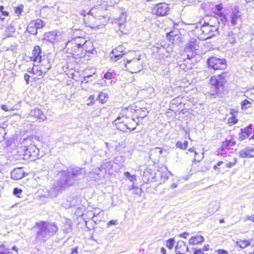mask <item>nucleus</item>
<instances>
[{"mask_svg":"<svg viewBox=\"0 0 254 254\" xmlns=\"http://www.w3.org/2000/svg\"><path fill=\"white\" fill-rule=\"evenodd\" d=\"M183 145L185 147V149H186L188 147V142L186 140L184 141V142H183Z\"/></svg>","mask_w":254,"mask_h":254,"instance_id":"obj_61","label":"nucleus"},{"mask_svg":"<svg viewBox=\"0 0 254 254\" xmlns=\"http://www.w3.org/2000/svg\"><path fill=\"white\" fill-rule=\"evenodd\" d=\"M125 176L128 179L129 178V177L131 176L130 173L128 172H126L124 173Z\"/></svg>","mask_w":254,"mask_h":254,"instance_id":"obj_56","label":"nucleus"},{"mask_svg":"<svg viewBox=\"0 0 254 254\" xmlns=\"http://www.w3.org/2000/svg\"><path fill=\"white\" fill-rule=\"evenodd\" d=\"M239 155L242 158L254 157V149L253 148H247L241 150Z\"/></svg>","mask_w":254,"mask_h":254,"instance_id":"obj_18","label":"nucleus"},{"mask_svg":"<svg viewBox=\"0 0 254 254\" xmlns=\"http://www.w3.org/2000/svg\"><path fill=\"white\" fill-rule=\"evenodd\" d=\"M104 77L107 79H110L112 77V73L110 72H107L104 74Z\"/></svg>","mask_w":254,"mask_h":254,"instance_id":"obj_43","label":"nucleus"},{"mask_svg":"<svg viewBox=\"0 0 254 254\" xmlns=\"http://www.w3.org/2000/svg\"><path fill=\"white\" fill-rule=\"evenodd\" d=\"M41 54V48L38 46H35L32 51V55L30 57L31 60L35 62H41L42 59Z\"/></svg>","mask_w":254,"mask_h":254,"instance_id":"obj_14","label":"nucleus"},{"mask_svg":"<svg viewBox=\"0 0 254 254\" xmlns=\"http://www.w3.org/2000/svg\"><path fill=\"white\" fill-rule=\"evenodd\" d=\"M241 105L243 110H246L251 106V102L246 99L241 102Z\"/></svg>","mask_w":254,"mask_h":254,"instance_id":"obj_27","label":"nucleus"},{"mask_svg":"<svg viewBox=\"0 0 254 254\" xmlns=\"http://www.w3.org/2000/svg\"><path fill=\"white\" fill-rule=\"evenodd\" d=\"M236 162L235 161L234 163L229 162L226 164V166L227 168H231L233 165L236 164Z\"/></svg>","mask_w":254,"mask_h":254,"instance_id":"obj_52","label":"nucleus"},{"mask_svg":"<svg viewBox=\"0 0 254 254\" xmlns=\"http://www.w3.org/2000/svg\"><path fill=\"white\" fill-rule=\"evenodd\" d=\"M171 175H172L171 173L168 171H165L164 172H162L160 175V178H161V181H162L163 183H164L167 180V179L169 178V177Z\"/></svg>","mask_w":254,"mask_h":254,"instance_id":"obj_26","label":"nucleus"},{"mask_svg":"<svg viewBox=\"0 0 254 254\" xmlns=\"http://www.w3.org/2000/svg\"><path fill=\"white\" fill-rule=\"evenodd\" d=\"M84 173V171L79 168L72 169L71 171H63L59 174L61 179L58 185L61 189L66 188L73 185L75 183V178L83 175Z\"/></svg>","mask_w":254,"mask_h":254,"instance_id":"obj_3","label":"nucleus"},{"mask_svg":"<svg viewBox=\"0 0 254 254\" xmlns=\"http://www.w3.org/2000/svg\"><path fill=\"white\" fill-rule=\"evenodd\" d=\"M31 140L30 139H25L23 141L24 144H28V145H25L23 147V149L24 151L23 153V159H31V160H34L37 158H39V150L38 148L34 144L31 143Z\"/></svg>","mask_w":254,"mask_h":254,"instance_id":"obj_5","label":"nucleus"},{"mask_svg":"<svg viewBox=\"0 0 254 254\" xmlns=\"http://www.w3.org/2000/svg\"><path fill=\"white\" fill-rule=\"evenodd\" d=\"M177 147L181 149L185 150V147L183 145V143L180 141H178L176 144Z\"/></svg>","mask_w":254,"mask_h":254,"instance_id":"obj_42","label":"nucleus"},{"mask_svg":"<svg viewBox=\"0 0 254 254\" xmlns=\"http://www.w3.org/2000/svg\"><path fill=\"white\" fill-rule=\"evenodd\" d=\"M204 238L200 235H197L191 237L189 240L190 245H196L202 243L204 241Z\"/></svg>","mask_w":254,"mask_h":254,"instance_id":"obj_21","label":"nucleus"},{"mask_svg":"<svg viewBox=\"0 0 254 254\" xmlns=\"http://www.w3.org/2000/svg\"><path fill=\"white\" fill-rule=\"evenodd\" d=\"M118 223V222L117 220H110L109 222H108V223H107V225L108 227H109L111 225H117Z\"/></svg>","mask_w":254,"mask_h":254,"instance_id":"obj_44","label":"nucleus"},{"mask_svg":"<svg viewBox=\"0 0 254 254\" xmlns=\"http://www.w3.org/2000/svg\"><path fill=\"white\" fill-rule=\"evenodd\" d=\"M175 239L174 238H170L166 242V247L170 250H172L175 244Z\"/></svg>","mask_w":254,"mask_h":254,"instance_id":"obj_31","label":"nucleus"},{"mask_svg":"<svg viewBox=\"0 0 254 254\" xmlns=\"http://www.w3.org/2000/svg\"><path fill=\"white\" fill-rule=\"evenodd\" d=\"M169 10L170 8L167 3H161L156 5L153 8V11L157 15L163 16L167 15Z\"/></svg>","mask_w":254,"mask_h":254,"instance_id":"obj_11","label":"nucleus"},{"mask_svg":"<svg viewBox=\"0 0 254 254\" xmlns=\"http://www.w3.org/2000/svg\"><path fill=\"white\" fill-rule=\"evenodd\" d=\"M35 67H33V68H28L27 69V71L29 73H34V70H35Z\"/></svg>","mask_w":254,"mask_h":254,"instance_id":"obj_55","label":"nucleus"},{"mask_svg":"<svg viewBox=\"0 0 254 254\" xmlns=\"http://www.w3.org/2000/svg\"><path fill=\"white\" fill-rule=\"evenodd\" d=\"M251 244V242L250 240L237 239L235 242V247H239L242 249H244L249 246Z\"/></svg>","mask_w":254,"mask_h":254,"instance_id":"obj_20","label":"nucleus"},{"mask_svg":"<svg viewBox=\"0 0 254 254\" xmlns=\"http://www.w3.org/2000/svg\"><path fill=\"white\" fill-rule=\"evenodd\" d=\"M6 134L5 130L3 127H0V142L4 139V136Z\"/></svg>","mask_w":254,"mask_h":254,"instance_id":"obj_36","label":"nucleus"},{"mask_svg":"<svg viewBox=\"0 0 254 254\" xmlns=\"http://www.w3.org/2000/svg\"><path fill=\"white\" fill-rule=\"evenodd\" d=\"M39 231L37 233L36 239L40 241L45 242L54 235L58 230L55 223H48L47 222L40 221L37 223Z\"/></svg>","mask_w":254,"mask_h":254,"instance_id":"obj_4","label":"nucleus"},{"mask_svg":"<svg viewBox=\"0 0 254 254\" xmlns=\"http://www.w3.org/2000/svg\"><path fill=\"white\" fill-rule=\"evenodd\" d=\"M203 158V154H202V156L200 158H195L194 159V161H197V162H199L200 161V160Z\"/></svg>","mask_w":254,"mask_h":254,"instance_id":"obj_60","label":"nucleus"},{"mask_svg":"<svg viewBox=\"0 0 254 254\" xmlns=\"http://www.w3.org/2000/svg\"><path fill=\"white\" fill-rule=\"evenodd\" d=\"M24 172L22 168H18L14 169L11 173V177L14 180H20L24 177Z\"/></svg>","mask_w":254,"mask_h":254,"instance_id":"obj_17","label":"nucleus"},{"mask_svg":"<svg viewBox=\"0 0 254 254\" xmlns=\"http://www.w3.org/2000/svg\"><path fill=\"white\" fill-rule=\"evenodd\" d=\"M238 120L234 116H232L228 120V122L230 124H235L237 123Z\"/></svg>","mask_w":254,"mask_h":254,"instance_id":"obj_39","label":"nucleus"},{"mask_svg":"<svg viewBox=\"0 0 254 254\" xmlns=\"http://www.w3.org/2000/svg\"><path fill=\"white\" fill-rule=\"evenodd\" d=\"M177 184H176V183H173L171 186V188L172 189H174L176 188H177Z\"/></svg>","mask_w":254,"mask_h":254,"instance_id":"obj_63","label":"nucleus"},{"mask_svg":"<svg viewBox=\"0 0 254 254\" xmlns=\"http://www.w3.org/2000/svg\"><path fill=\"white\" fill-rule=\"evenodd\" d=\"M198 42V40L196 39H191L186 45L185 52L189 59H191L197 54V50L199 47Z\"/></svg>","mask_w":254,"mask_h":254,"instance_id":"obj_6","label":"nucleus"},{"mask_svg":"<svg viewBox=\"0 0 254 254\" xmlns=\"http://www.w3.org/2000/svg\"><path fill=\"white\" fill-rule=\"evenodd\" d=\"M24 77L25 80L26 81V83L27 84H29L30 76L28 74L25 73L24 74Z\"/></svg>","mask_w":254,"mask_h":254,"instance_id":"obj_49","label":"nucleus"},{"mask_svg":"<svg viewBox=\"0 0 254 254\" xmlns=\"http://www.w3.org/2000/svg\"><path fill=\"white\" fill-rule=\"evenodd\" d=\"M133 110L131 108H125L122 110L117 119L113 122L117 128L125 131L127 129L133 130L138 123L132 117Z\"/></svg>","mask_w":254,"mask_h":254,"instance_id":"obj_1","label":"nucleus"},{"mask_svg":"<svg viewBox=\"0 0 254 254\" xmlns=\"http://www.w3.org/2000/svg\"><path fill=\"white\" fill-rule=\"evenodd\" d=\"M208 66L214 70L224 69L226 67V61L224 59H219L215 57H211L207 60Z\"/></svg>","mask_w":254,"mask_h":254,"instance_id":"obj_7","label":"nucleus"},{"mask_svg":"<svg viewBox=\"0 0 254 254\" xmlns=\"http://www.w3.org/2000/svg\"><path fill=\"white\" fill-rule=\"evenodd\" d=\"M231 22L233 25H236L241 20V16L239 11H233L231 16Z\"/></svg>","mask_w":254,"mask_h":254,"instance_id":"obj_22","label":"nucleus"},{"mask_svg":"<svg viewBox=\"0 0 254 254\" xmlns=\"http://www.w3.org/2000/svg\"><path fill=\"white\" fill-rule=\"evenodd\" d=\"M47 70H43L42 69L35 68L33 74H35L37 77L40 79L41 77H43V73H45Z\"/></svg>","mask_w":254,"mask_h":254,"instance_id":"obj_28","label":"nucleus"},{"mask_svg":"<svg viewBox=\"0 0 254 254\" xmlns=\"http://www.w3.org/2000/svg\"><path fill=\"white\" fill-rule=\"evenodd\" d=\"M242 131L245 134L248 135L249 136L252 133V125L246 127Z\"/></svg>","mask_w":254,"mask_h":254,"instance_id":"obj_29","label":"nucleus"},{"mask_svg":"<svg viewBox=\"0 0 254 254\" xmlns=\"http://www.w3.org/2000/svg\"><path fill=\"white\" fill-rule=\"evenodd\" d=\"M58 32L56 31H53L45 34V39L47 41L54 43L57 39Z\"/></svg>","mask_w":254,"mask_h":254,"instance_id":"obj_19","label":"nucleus"},{"mask_svg":"<svg viewBox=\"0 0 254 254\" xmlns=\"http://www.w3.org/2000/svg\"><path fill=\"white\" fill-rule=\"evenodd\" d=\"M128 180L130 181V182H134V181H136V176L135 175H131V176L129 177V178L128 179Z\"/></svg>","mask_w":254,"mask_h":254,"instance_id":"obj_50","label":"nucleus"},{"mask_svg":"<svg viewBox=\"0 0 254 254\" xmlns=\"http://www.w3.org/2000/svg\"><path fill=\"white\" fill-rule=\"evenodd\" d=\"M29 116L30 117H34L38 119L41 120L43 121L46 119V116L39 109H34L31 111Z\"/></svg>","mask_w":254,"mask_h":254,"instance_id":"obj_16","label":"nucleus"},{"mask_svg":"<svg viewBox=\"0 0 254 254\" xmlns=\"http://www.w3.org/2000/svg\"><path fill=\"white\" fill-rule=\"evenodd\" d=\"M189 251V248L183 241H179L175 247L176 254H185Z\"/></svg>","mask_w":254,"mask_h":254,"instance_id":"obj_15","label":"nucleus"},{"mask_svg":"<svg viewBox=\"0 0 254 254\" xmlns=\"http://www.w3.org/2000/svg\"><path fill=\"white\" fill-rule=\"evenodd\" d=\"M216 7L217 10L218 11H221L223 8V7L220 5H217L216 6Z\"/></svg>","mask_w":254,"mask_h":254,"instance_id":"obj_62","label":"nucleus"},{"mask_svg":"<svg viewBox=\"0 0 254 254\" xmlns=\"http://www.w3.org/2000/svg\"><path fill=\"white\" fill-rule=\"evenodd\" d=\"M151 151H154L156 153H158L160 155L163 153V150L159 147H156L155 149H152Z\"/></svg>","mask_w":254,"mask_h":254,"instance_id":"obj_41","label":"nucleus"},{"mask_svg":"<svg viewBox=\"0 0 254 254\" xmlns=\"http://www.w3.org/2000/svg\"><path fill=\"white\" fill-rule=\"evenodd\" d=\"M217 30V27L210 25L208 23L202 25L201 27L202 32L206 36L205 39L210 38L214 36Z\"/></svg>","mask_w":254,"mask_h":254,"instance_id":"obj_10","label":"nucleus"},{"mask_svg":"<svg viewBox=\"0 0 254 254\" xmlns=\"http://www.w3.org/2000/svg\"><path fill=\"white\" fill-rule=\"evenodd\" d=\"M188 151L190 152H194V154L195 156L198 154V153L194 151L193 148H190L189 149Z\"/></svg>","mask_w":254,"mask_h":254,"instance_id":"obj_59","label":"nucleus"},{"mask_svg":"<svg viewBox=\"0 0 254 254\" xmlns=\"http://www.w3.org/2000/svg\"><path fill=\"white\" fill-rule=\"evenodd\" d=\"M190 234L188 232H185L182 234H180L179 236L180 238H183L185 239L187 238V237L189 236Z\"/></svg>","mask_w":254,"mask_h":254,"instance_id":"obj_46","label":"nucleus"},{"mask_svg":"<svg viewBox=\"0 0 254 254\" xmlns=\"http://www.w3.org/2000/svg\"><path fill=\"white\" fill-rule=\"evenodd\" d=\"M228 40L230 42V43L232 44H234L236 43V37H237V35L236 34H234V33L231 32L229 33L228 34Z\"/></svg>","mask_w":254,"mask_h":254,"instance_id":"obj_32","label":"nucleus"},{"mask_svg":"<svg viewBox=\"0 0 254 254\" xmlns=\"http://www.w3.org/2000/svg\"><path fill=\"white\" fill-rule=\"evenodd\" d=\"M193 254H204L201 249H195Z\"/></svg>","mask_w":254,"mask_h":254,"instance_id":"obj_48","label":"nucleus"},{"mask_svg":"<svg viewBox=\"0 0 254 254\" xmlns=\"http://www.w3.org/2000/svg\"><path fill=\"white\" fill-rule=\"evenodd\" d=\"M97 10L102 11V7L100 5L94 6L88 12L85 10L81 11L80 14L84 17V22L86 26L95 29L99 28L101 24L102 25L106 24L108 18L97 15Z\"/></svg>","mask_w":254,"mask_h":254,"instance_id":"obj_2","label":"nucleus"},{"mask_svg":"<svg viewBox=\"0 0 254 254\" xmlns=\"http://www.w3.org/2000/svg\"><path fill=\"white\" fill-rule=\"evenodd\" d=\"M235 144V142L232 141V140H229L228 142V145H229V146H232L234 145Z\"/></svg>","mask_w":254,"mask_h":254,"instance_id":"obj_58","label":"nucleus"},{"mask_svg":"<svg viewBox=\"0 0 254 254\" xmlns=\"http://www.w3.org/2000/svg\"><path fill=\"white\" fill-rule=\"evenodd\" d=\"M1 109L5 111H8L10 110H13V108H8V107L6 105H2L1 106Z\"/></svg>","mask_w":254,"mask_h":254,"instance_id":"obj_47","label":"nucleus"},{"mask_svg":"<svg viewBox=\"0 0 254 254\" xmlns=\"http://www.w3.org/2000/svg\"><path fill=\"white\" fill-rule=\"evenodd\" d=\"M15 31V28L11 25H9L7 26L5 30V34L7 37H10L13 36V34Z\"/></svg>","mask_w":254,"mask_h":254,"instance_id":"obj_25","label":"nucleus"},{"mask_svg":"<svg viewBox=\"0 0 254 254\" xmlns=\"http://www.w3.org/2000/svg\"><path fill=\"white\" fill-rule=\"evenodd\" d=\"M209 249V246L208 245H205L203 246L202 251H207Z\"/></svg>","mask_w":254,"mask_h":254,"instance_id":"obj_51","label":"nucleus"},{"mask_svg":"<svg viewBox=\"0 0 254 254\" xmlns=\"http://www.w3.org/2000/svg\"><path fill=\"white\" fill-rule=\"evenodd\" d=\"M225 82V79L221 76H213L210 79V84L215 88V91L218 92L219 87L223 86Z\"/></svg>","mask_w":254,"mask_h":254,"instance_id":"obj_12","label":"nucleus"},{"mask_svg":"<svg viewBox=\"0 0 254 254\" xmlns=\"http://www.w3.org/2000/svg\"><path fill=\"white\" fill-rule=\"evenodd\" d=\"M22 190L21 189H18L17 188H14L13 190V194L16 195L18 197H20V194L22 193Z\"/></svg>","mask_w":254,"mask_h":254,"instance_id":"obj_38","label":"nucleus"},{"mask_svg":"<svg viewBox=\"0 0 254 254\" xmlns=\"http://www.w3.org/2000/svg\"><path fill=\"white\" fill-rule=\"evenodd\" d=\"M71 254H78L77 250L76 248L72 249Z\"/></svg>","mask_w":254,"mask_h":254,"instance_id":"obj_57","label":"nucleus"},{"mask_svg":"<svg viewBox=\"0 0 254 254\" xmlns=\"http://www.w3.org/2000/svg\"><path fill=\"white\" fill-rule=\"evenodd\" d=\"M132 193L137 195H140L141 193V189L136 187L134 190H133Z\"/></svg>","mask_w":254,"mask_h":254,"instance_id":"obj_40","label":"nucleus"},{"mask_svg":"<svg viewBox=\"0 0 254 254\" xmlns=\"http://www.w3.org/2000/svg\"><path fill=\"white\" fill-rule=\"evenodd\" d=\"M8 248L6 247L4 245H0V254H9Z\"/></svg>","mask_w":254,"mask_h":254,"instance_id":"obj_33","label":"nucleus"},{"mask_svg":"<svg viewBox=\"0 0 254 254\" xmlns=\"http://www.w3.org/2000/svg\"><path fill=\"white\" fill-rule=\"evenodd\" d=\"M92 76V75H88L87 76H86L84 77V81L85 82H88V80L86 79V78H89L90 77Z\"/></svg>","mask_w":254,"mask_h":254,"instance_id":"obj_64","label":"nucleus"},{"mask_svg":"<svg viewBox=\"0 0 254 254\" xmlns=\"http://www.w3.org/2000/svg\"><path fill=\"white\" fill-rule=\"evenodd\" d=\"M217 253L218 254H228V252L223 249H219L217 250Z\"/></svg>","mask_w":254,"mask_h":254,"instance_id":"obj_45","label":"nucleus"},{"mask_svg":"<svg viewBox=\"0 0 254 254\" xmlns=\"http://www.w3.org/2000/svg\"><path fill=\"white\" fill-rule=\"evenodd\" d=\"M71 45H75L78 48H82L88 53H92L91 50H88L87 47L92 46V43L89 41H86L83 38L79 37L73 41H71Z\"/></svg>","mask_w":254,"mask_h":254,"instance_id":"obj_9","label":"nucleus"},{"mask_svg":"<svg viewBox=\"0 0 254 254\" xmlns=\"http://www.w3.org/2000/svg\"><path fill=\"white\" fill-rule=\"evenodd\" d=\"M34 21V24L35 25L36 28L37 29L42 28L44 26L43 22L40 19H37L35 20H32Z\"/></svg>","mask_w":254,"mask_h":254,"instance_id":"obj_30","label":"nucleus"},{"mask_svg":"<svg viewBox=\"0 0 254 254\" xmlns=\"http://www.w3.org/2000/svg\"><path fill=\"white\" fill-rule=\"evenodd\" d=\"M135 112L137 114V119H139V118L143 119L145 117H146L148 114L147 109L145 108L138 109L137 110H135Z\"/></svg>","mask_w":254,"mask_h":254,"instance_id":"obj_23","label":"nucleus"},{"mask_svg":"<svg viewBox=\"0 0 254 254\" xmlns=\"http://www.w3.org/2000/svg\"><path fill=\"white\" fill-rule=\"evenodd\" d=\"M125 54V51H124V47L122 46L119 45L112 51L111 58L114 62H116L121 58Z\"/></svg>","mask_w":254,"mask_h":254,"instance_id":"obj_13","label":"nucleus"},{"mask_svg":"<svg viewBox=\"0 0 254 254\" xmlns=\"http://www.w3.org/2000/svg\"><path fill=\"white\" fill-rule=\"evenodd\" d=\"M136 186L133 184L131 186L128 187V190H133L136 188Z\"/></svg>","mask_w":254,"mask_h":254,"instance_id":"obj_53","label":"nucleus"},{"mask_svg":"<svg viewBox=\"0 0 254 254\" xmlns=\"http://www.w3.org/2000/svg\"><path fill=\"white\" fill-rule=\"evenodd\" d=\"M247 219L254 222V214L251 216H248Z\"/></svg>","mask_w":254,"mask_h":254,"instance_id":"obj_54","label":"nucleus"},{"mask_svg":"<svg viewBox=\"0 0 254 254\" xmlns=\"http://www.w3.org/2000/svg\"><path fill=\"white\" fill-rule=\"evenodd\" d=\"M108 95L107 94L104 93H100L99 95V99L101 101V102L103 103L104 102H105L106 101L105 100V99L107 97Z\"/></svg>","mask_w":254,"mask_h":254,"instance_id":"obj_37","label":"nucleus"},{"mask_svg":"<svg viewBox=\"0 0 254 254\" xmlns=\"http://www.w3.org/2000/svg\"><path fill=\"white\" fill-rule=\"evenodd\" d=\"M27 31L33 35H36L37 33V29L36 28L34 21H31L27 26Z\"/></svg>","mask_w":254,"mask_h":254,"instance_id":"obj_24","label":"nucleus"},{"mask_svg":"<svg viewBox=\"0 0 254 254\" xmlns=\"http://www.w3.org/2000/svg\"><path fill=\"white\" fill-rule=\"evenodd\" d=\"M126 21V15L125 13L122 14L119 19V26L121 27Z\"/></svg>","mask_w":254,"mask_h":254,"instance_id":"obj_34","label":"nucleus"},{"mask_svg":"<svg viewBox=\"0 0 254 254\" xmlns=\"http://www.w3.org/2000/svg\"><path fill=\"white\" fill-rule=\"evenodd\" d=\"M126 67L131 73H136L142 69V65L139 58L127 60L126 63Z\"/></svg>","mask_w":254,"mask_h":254,"instance_id":"obj_8","label":"nucleus"},{"mask_svg":"<svg viewBox=\"0 0 254 254\" xmlns=\"http://www.w3.org/2000/svg\"><path fill=\"white\" fill-rule=\"evenodd\" d=\"M249 136L245 134L242 130L239 133L238 139L240 141H242L246 138H248Z\"/></svg>","mask_w":254,"mask_h":254,"instance_id":"obj_35","label":"nucleus"}]
</instances>
